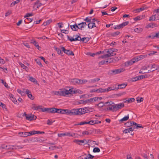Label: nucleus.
<instances>
[{"instance_id": "8", "label": "nucleus", "mask_w": 159, "mask_h": 159, "mask_svg": "<svg viewBox=\"0 0 159 159\" xmlns=\"http://www.w3.org/2000/svg\"><path fill=\"white\" fill-rule=\"evenodd\" d=\"M61 49L65 53L69 55H74V54L73 53V52L69 50L66 49L65 48L63 47H61Z\"/></svg>"}, {"instance_id": "24", "label": "nucleus", "mask_w": 159, "mask_h": 159, "mask_svg": "<svg viewBox=\"0 0 159 159\" xmlns=\"http://www.w3.org/2000/svg\"><path fill=\"white\" fill-rule=\"evenodd\" d=\"M20 136L22 137H27L29 135V133L28 132H22L19 133Z\"/></svg>"}, {"instance_id": "62", "label": "nucleus", "mask_w": 159, "mask_h": 159, "mask_svg": "<svg viewBox=\"0 0 159 159\" xmlns=\"http://www.w3.org/2000/svg\"><path fill=\"white\" fill-rule=\"evenodd\" d=\"M40 58L42 59V60L46 64H48V61H46L45 59L43 57H40Z\"/></svg>"}, {"instance_id": "34", "label": "nucleus", "mask_w": 159, "mask_h": 159, "mask_svg": "<svg viewBox=\"0 0 159 159\" xmlns=\"http://www.w3.org/2000/svg\"><path fill=\"white\" fill-rule=\"evenodd\" d=\"M55 49L57 52V53L59 55H61L63 53L61 52V49H59L57 47H55Z\"/></svg>"}, {"instance_id": "23", "label": "nucleus", "mask_w": 159, "mask_h": 159, "mask_svg": "<svg viewBox=\"0 0 159 159\" xmlns=\"http://www.w3.org/2000/svg\"><path fill=\"white\" fill-rule=\"evenodd\" d=\"M135 100L134 98H126L125 102H127L128 103L134 102Z\"/></svg>"}, {"instance_id": "30", "label": "nucleus", "mask_w": 159, "mask_h": 159, "mask_svg": "<svg viewBox=\"0 0 159 159\" xmlns=\"http://www.w3.org/2000/svg\"><path fill=\"white\" fill-rule=\"evenodd\" d=\"M52 21V20L51 19L49 20H47L45 22H44L43 25L44 26H46L48 25H49Z\"/></svg>"}, {"instance_id": "17", "label": "nucleus", "mask_w": 159, "mask_h": 159, "mask_svg": "<svg viewBox=\"0 0 159 159\" xmlns=\"http://www.w3.org/2000/svg\"><path fill=\"white\" fill-rule=\"evenodd\" d=\"M78 24L77 25L76 24H75V25H70V27L72 30L74 31H77L79 28Z\"/></svg>"}, {"instance_id": "6", "label": "nucleus", "mask_w": 159, "mask_h": 159, "mask_svg": "<svg viewBox=\"0 0 159 159\" xmlns=\"http://www.w3.org/2000/svg\"><path fill=\"white\" fill-rule=\"evenodd\" d=\"M67 90L65 89L63 91L61 90L60 91L56 92L55 94L57 96H65L67 95Z\"/></svg>"}, {"instance_id": "33", "label": "nucleus", "mask_w": 159, "mask_h": 159, "mask_svg": "<svg viewBox=\"0 0 159 159\" xmlns=\"http://www.w3.org/2000/svg\"><path fill=\"white\" fill-rule=\"evenodd\" d=\"M55 108H49L48 113H55Z\"/></svg>"}, {"instance_id": "45", "label": "nucleus", "mask_w": 159, "mask_h": 159, "mask_svg": "<svg viewBox=\"0 0 159 159\" xmlns=\"http://www.w3.org/2000/svg\"><path fill=\"white\" fill-rule=\"evenodd\" d=\"M105 105L106 104H104L103 102H100L97 105V106H98L99 107H102L104 106H105Z\"/></svg>"}, {"instance_id": "37", "label": "nucleus", "mask_w": 159, "mask_h": 159, "mask_svg": "<svg viewBox=\"0 0 159 159\" xmlns=\"http://www.w3.org/2000/svg\"><path fill=\"white\" fill-rule=\"evenodd\" d=\"M108 61H105V60H103L102 61L100 62L99 63V65H102L105 64H106L108 62Z\"/></svg>"}, {"instance_id": "57", "label": "nucleus", "mask_w": 159, "mask_h": 159, "mask_svg": "<svg viewBox=\"0 0 159 159\" xmlns=\"http://www.w3.org/2000/svg\"><path fill=\"white\" fill-rule=\"evenodd\" d=\"M11 100H12V101L15 104H17V102L16 99L14 97H13V98L11 99Z\"/></svg>"}, {"instance_id": "20", "label": "nucleus", "mask_w": 159, "mask_h": 159, "mask_svg": "<svg viewBox=\"0 0 159 159\" xmlns=\"http://www.w3.org/2000/svg\"><path fill=\"white\" fill-rule=\"evenodd\" d=\"M87 143H89L91 145H93V146H92L93 147L94 146V144L98 145V143H97L95 141L91 140H88V141L85 143V144H87Z\"/></svg>"}, {"instance_id": "22", "label": "nucleus", "mask_w": 159, "mask_h": 159, "mask_svg": "<svg viewBox=\"0 0 159 159\" xmlns=\"http://www.w3.org/2000/svg\"><path fill=\"white\" fill-rule=\"evenodd\" d=\"M127 85V84L126 83L119 84L118 85V88L117 89H123L125 88Z\"/></svg>"}, {"instance_id": "15", "label": "nucleus", "mask_w": 159, "mask_h": 159, "mask_svg": "<svg viewBox=\"0 0 159 159\" xmlns=\"http://www.w3.org/2000/svg\"><path fill=\"white\" fill-rule=\"evenodd\" d=\"M135 62V61H133L132 60H130L129 61H127L125 62L124 63V65L125 66L128 67L129 66L132 65Z\"/></svg>"}, {"instance_id": "16", "label": "nucleus", "mask_w": 159, "mask_h": 159, "mask_svg": "<svg viewBox=\"0 0 159 159\" xmlns=\"http://www.w3.org/2000/svg\"><path fill=\"white\" fill-rule=\"evenodd\" d=\"M116 111L119 109H121L124 107V104L123 103H120L118 104H115Z\"/></svg>"}, {"instance_id": "43", "label": "nucleus", "mask_w": 159, "mask_h": 159, "mask_svg": "<svg viewBox=\"0 0 159 159\" xmlns=\"http://www.w3.org/2000/svg\"><path fill=\"white\" fill-rule=\"evenodd\" d=\"M35 61L36 62V63L38 64L40 67H42L43 65L40 62L39 60V59H35Z\"/></svg>"}, {"instance_id": "53", "label": "nucleus", "mask_w": 159, "mask_h": 159, "mask_svg": "<svg viewBox=\"0 0 159 159\" xmlns=\"http://www.w3.org/2000/svg\"><path fill=\"white\" fill-rule=\"evenodd\" d=\"M155 37L159 38V31L156 33L155 35L152 36V39H154Z\"/></svg>"}, {"instance_id": "13", "label": "nucleus", "mask_w": 159, "mask_h": 159, "mask_svg": "<svg viewBox=\"0 0 159 159\" xmlns=\"http://www.w3.org/2000/svg\"><path fill=\"white\" fill-rule=\"evenodd\" d=\"M71 82L73 83V84L76 85L77 84H80V80L76 78L73 79H71Z\"/></svg>"}, {"instance_id": "47", "label": "nucleus", "mask_w": 159, "mask_h": 159, "mask_svg": "<svg viewBox=\"0 0 159 159\" xmlns=\"http://www.w3.org/2000/svg\"><path fill=\"white\" fill-rule=\"evenodd\" d=\"M139 75L133 78L132 79V80L133 81H136L137 80H139L140 79H139Z\"/></svg>"}, {"instance_id": "21", "label": "nucleus", "mask_w": 159, "mask_h": 159, "mask_svg": "<svg viewBox=\"0 0 159 159\" xmlns=\"http://www.w3.org/2000/svg\"><path fill=\"white\" fill-rule=\"evenodd\" d=\"M42 106H39L37 107L35 106V104H34L32 105V108L34 110H37L39 109H41L42 108Z\"/></svg>"}, {"instance_id": "25", "label": "nucleus", "mask_w": 159, "mask_h": 159, "mask_svg": "<svg viewBox=\"0 0 159 159\" xmlns=\"http://www.w3.org/2000/svg\"><path fill=\"white\" fill-rule=\"evenodd\" d=\"M150 76V75H139V79L141 80L143 78H148Z\"/></svg>"}, {"instance_id": "40", "label": "nucleus", "mask_w": 159, "mask_h": 159, "mask_svg": "<svg viewBox=\"0 0 159 159\" xmlns=\"http://www.w3.org/2000/svg\"><path fill=\"white\" fill-rule=\"evenodd\" d=\"M78 25L79 26L81 25V26H82V27L84 28L86 26L87 24L86 22H82L81 23L78 24Z\"/></svg>"}, {"instance_id": "35", "label": "nucleus", "mask_w": 159, "mask_h": 159, "mask_svg": "<svg viewBox=\"0 0 159 159\" xmlns=\"http://www.w3.org/2000/svg\"><path fill=\"white\" fill-rule=\"evenodd\" d=\"M33 20V19L32 18H27L25 20V23H29L31 22H32Z\"/></svg>"}, {"instance_id": "5", "label": "nucleus", "mask_w": 159, "mask_h": 159, "mask_svg": "<svg viewBox=\"0 0 159 159\" xmlns=\"http://www.w3.org/2000/svg\"><path fill=\"white\" fill-rule=\"evenodd\" d=\"M125 70V69L124 68H121L118 69L111 70L110 71L111 72V74L112 75H115L116 74H120L122 72H123Z\"/></svg>"}, {"instance_id": "49", "label": "nucleus", "mask_w": 159, "mask_h": 159, "mask_svg": "<svg viewBox=\"0 0 159 159\" xmlns=\"http://www.w3.org/2000/svg\"><path fill=\"white\" fill-rule=\"evenodd\" d=\"M1 104V105L0 106L4 110L7 111V109L6 105L3 103Z\"/></svg>"}, {"instance_id": "38", "label": "nucleus", "mask_w": 159, "mask_h": 159, "mask_svg": "<svg viewBox=\"0 0 159 159\" xmlns=\"http://www.w3.org/2000/svg\"><path fill=\"white\" fill-rule=\"evenodd\" d=\"M20 0H16V1L12 2L10 5L11 7H12L14 6L16 4H17L20 2Z\"/></svg>"}, {"instance_id": "31", "label": "nucleus", "mask_w": 159, "mask_h": 159, "mask_svg": "<svg viewBox=\"0 0 159 159\" xmlns=\"http://www.w3.org/2000/svg\"><path fill=\"white\" fill-rule=\"evenodd\" d=\"M100 79L98 78H96L93 79H91L89 81V83H95L97 81L100 80Z\"/></svg>"}, {"instance_id": "59", "label": "nucleus", "mask_w": 159, "mask_h": 159, "mask_svg": "<svg viewBox=\"0 0 159 159\" xmlns=\"http://www.w3.org/2000/svg\"><path fill=\"white\" fill-rule=\"evenodd\" d=\"M87 22L91 23L92 21L91 19H89L88 17H87L84 20Z\"/></svg>"}, {"instance_id": "56", "label": "nucleus", "mask_w": 159, "mask_h": 159, "mask_svg": "<svg viewBox=\"0 0 159 159\" xmlns=\"http://www.w3.org/2000/svg\"><path fill=\"white\" fill-rule=\"evenodd\" d=\"M79 104H85L86 103V102H85V100H83L79 101Z\"/></svg>"}, {"instance_id": "42", "label": "nucleus", "mask_w": 159, "mask_h": 159, "mask_svg": "<svg viewBox=\"0 0 159 159\" xmlns=\"http://www.w3.org/2000/svg\"><path fill=\"white\" fill-rule=\"evenodd\" d=\"M29 80L31 81L34 83H35V82H37L35 78H34L32 77H30Z\"/></svg>"}, {"instance_id": "39", "label": "nucleus", "mask_w": 159, "mask_h": 159, "mask_svg": "<svg viewBox=\"0 0 159 159\" xmlns=\"http://www.w3.org/2000/svg\"><path fill=\"white\" fill-rule=\"evenodd\" d=\"M93 151L94 152H100V150L98 148L95 147L93 148Z\"/></svg>"}, {"instance_id": "54", "label": "nucleus", "mask_w": 159, "mask_h": 159, "mask_svg": "<svg viewBox=\"0 0 159 159\" xmlns=\"http://www.w3.org/2000/svg\"><path fill=\"white\" fill-rule=\"evenodd\" d=\"M49 108H41V111L43 112L47 111L48 113Z\"/></svg>"}, {"instance_id": "11", "label": "nucleus", "mask_w": 159, "mask_h": 159, "mask_svg": "<svg viewBox=\"0 0 159 159\" xmlns=\"http://www.w3.org/2000/svg\"><path fill=\"white\" fill-rule=\"evenodd\" d=\"M73 89H70L69 90H67V95H71L73 94L76 93H79L80 90H73Z\"/></svg>"}, {"instance_id": "2", "label": "nucleus", "mask_w": 159, "mask_h": 159, "mask_svg": "<svg viewBox=\"0 0 159 159\" xmlns=\"http://www.w3.org/2000/svg\"><path fill=\"white\" fill-rule=\"evenodd\" d=\"M105 104L107 106L106 110L107 111L109 110L111 111H116V107L115 104L111 102H107L105 103Z\"/></svg>"}, {"instance_id": "55", "label": "nucleus", "mask_w": 159, "mask_h": 159, "mask_svg": "<svg viewBox=\"0 0 159 159\" xmlns=\"http://www.w3.org/2000/svg\"><path fill=\"white\" fill-rule=\"evenodd\" d=\"M37 131L33 130L29 132V134L30 135H33L34 134H36Z\"/></svg>"}, {"instance_id": "26", "label": "nucleus", "mask_w": 159, "mask_h": 159, "mask_svg": "<svg viewBox=\"0 0 159 159\" xmlns=\"http://www.w3.org/2000/svg\"><path fill=\"white\" fill-rule=\"evenodd\" d=\"M157 26V24H155L154 23H150L149 24L147 25V28H149V27H152V28H153L154 27H155Z\"/></svg>"}, {"instance_id": "36", "label": "nucleus", "mask_w": 159, "mask_h": 159, "mask_svg": "<svg viewBox=\"0 0 159 159\" xmlns=\"http://www.w3.org/2000/svg\"><path fill=\"white\" fill-rule=\"evenodd\" d=\"M134 30L136 32L140 33L142 31L143 29L140 28H136L134 29Z\"/></svg>"}, {"instance_id": "14", "label": "nucleus", "mask_w": 159, "mask_h": 159, "mask_svg": "<svg viewBox=\"0 0 159 159\" xmlns=\"http://www.w3.org/2000/svg\"><path fill=\"white\" fill-rule=\"evenodd\" d=\"M25 93L27 95L29 98L32 100H33L34 98V96H32L31 94L30 91L28 89H26L25 91Z\"/></svg>"}, {"instance_id": "12", "label": "nucleus", "mask_w": 159, "mask_h": 159, "mask_svg": "<svg viewBox=\"0 0 159 159\" xmlns=\"http://www.w3.org/2000/svg\"><path fill=\"white\" fill-rule=\"evenodd\" d=\"M36 118L37 117L34 115H28V116H26V119L28 120L32 121L33 120H36Z\"/></svg>"}, {"instance_id": "32", "label": "nucleus", "mask_w": 159, "mask_h": 159, "mask_svg": "<svg viewBox=\"0 0 159 159\" xmlns=\"http://www.w3.org/2000/svg\"><path fill=\"white\" fill-rule=\"evenodd\" d=\"M129 119V115H128L127 116H125L123 118L121 119V120H120V121H126L128 120Z\"/></svg>"}, {"instance_id": "61", "label": "nucleus", "mask_w": 159, "mask_h": 159, "mask_svg": "<svg viewBox=\"0 0 159 159\" xmlns=\"http://www.w3.org/2000/svg\"><path fill=\"white\" fill-rule=\"evenodd\" d=\"M61 110V109H58L57 108H55V113H57L59 114H60Z\"/></svg>"}, {"instance_id": "28", "label": "nucleus", "mask_w": 159, "mask_h": 159, "mask_svg": "<svg viewBox=\"0 0 159 159\" xmlns=\"http://www.w3.org/2000/svg\"><path fill=\"white\" fill-rule=\"evenodd\" d=\"M91 23L92 24V26H89L90 24H89V25H88V27L89 28L92 29L93 27H96V25H95V24L94 23V21H92V22H91Z\"/></svg>"}, {"instance_id": "9", "label": "nucleus", "mask_w": 159, "mask_h": 159, "mask_svg": "<svg viewBox=\"0 0 159 159\" xmlns=\"http://www.w3.org/2000/svg\"><path fill=\"white\" fill-rule=\"evenodd\" d=\"M129 23V21H126L122 23V24L119 25H116L114 29H119L123 28L125 26L127 25Z\"/></svg>"}, {"instance_id": "48", "label": "nucleus", "mask_w": 159, "mask_h": 159, "mask_svg": "<svg viewBox=\"0 0 159 159\" xmlns=\"http://www.w3.org/2000/svg\"><path fill=\"white\" fill-rule=\"evenodd\" d=\"M1 83L4 85V86L7 88H8V84H7L6 83V82L4 81L3 80H1Z\"/></svg>"}, {"instance_id": "63", "label": "nucleus", "mask_w": 159, "mask_h": 159, "mask_svg": "<svg viewBox=\"0 0 159 159\" xmlns=\"http://www.w3.org/2000/svg\"><path fill=\"white\" fill-rule=\"evenodd\" d=\"M87 81H88L86 80H80V84H84L86 83Z\"/></svg>"}, {"instance_id": "41", "label": "nucleus", "mask_w": 159, "mask_h": 159, "mask_svg": "<svg viewBox=\"0 0 159 159\" xmlns=\"http://www.w3.org/2000/svg\"><path fill=\"white\" fill-rule=\"evenodd\" d=\"M156 15H153L151 16L149 20V21H151L152 20H155L156 19V17H155Z\"/></svg>"}, {"instance_id": "50", "label": "nucleus", "mask_w": 159, "mask_h": 159, "mask_svg": "<svg viewBox=\"0 0 159 159\" xmlns=\"http://www.w3.org/2000/svg\"><path fill=\"white\" fill-rule=\"evenodd\" d=\"M87 157L88 159H93L94 157V156L90 154H88Z\"/></svg>"}, {"instance_id": "58", "label": "nucleus", "mask_w": 159, "mask_h": 159, "mask_svg": "<svg viewBox=\"0 0 159 159\" xmlns=\"http://www.w3.org/2000/svg\"><path fill=\"white\" fill-rule=\"evenodd\" d=\"M33 14L32 13H27L26 15L24 16L25 17H28L29 16H33Z\"/></svg>"}, {"instance_id": "10", "label": "nucleus", "mask_w": 159, "mask_h": 159, "mask_svg": "<svg viewBox=\"0 0 159 159\" xmlns=\"http://www.w3.org/2000/svg\"><path fill=\"white\" fill-rule=\"evenodd\" d=\"M75 36L76 37L74 39L72 38H70L69 36L67 35V39L68 40L71 42L75 41H80V37L77 35H76Z\"/></svg>"}, {"instance_id": "18", "label": "nucleus", "mask_w": 159, "mask_h": 159, "mask_svg": "<svg viewBox=\"0 0 159 159\" xmlns=\"http://www.w3.org/2000/svg\"><path fill=\"white\" fill-rule=\"evenodd\" d=\"M98 98H95V97L93 98H91L90 99L85 100V102H86V103H87L93 102L97 101Z\"/></svg>"}, {"instance_id": "52", "label": "nucleus", "mask_w": 159, "mask_h": 159, "mask_svg": "<svg viewBox=\"0 0 159 159\" xmlns=\"http://www.w3.org/2000/svg\"><path fill=\"white\" fill-rule=\"evenodd\" d=\"M74 142L76 143L77 144L80 145H82V144H81V143H80V140H76L75 139L73 141Z\"/></svg>"}, {"instance_id": "7", "label": "nucleus", "mask_w": 159, "mask_h": 159, "mask_svg": "<svg viewBox=\"0 0 159 159\" xmlns=\"http://www.w3.org/2000/svg\"><path fill=\"white\" fill-rule=\"evenodd\" d=\"M128 123H130L129 126H133L134 125V129L137 128L138 129L139 128H143V127L142 125H139V124L136 123L134 121H129L125 124V125H126Z\"/></svg>"}, {"instance_id": "27", "label": "nucleus", "mask_w": 159, "mask_h": 159, "mask_svg": "<svg viewBox=\"0 0 159 159\" xmlns=\"http://www.w3.org/2000/svg\"><path fill=\"white\" fill-rule=\"evenodd\" d=\"M31 43L33 44L39 50V48L40 47L39 46L38 43L36 42L35 40L31 42Z\"/></svg>"}, {"instance_id": "46", "label": "nucleus", "mask_w": 159, "mask_h": 159, "mask_svg": "<svg viewBox=\"0 0 159 159\" xmlns=\"http://www.w3.org/2000/svg\"><path fill=\"white\" fill-rule=\"evenodd\" d=\"M120 32L119 31H116V32H114L112 33L111 34V35L112 36H115L116 35H118L120 34Z\"/></svg>"}, {"instance_id": "4", "label": "nucleus", "mask_w": 159, "mask_h": 159, "mask_svg": "<svg viewBox=\"0 0 159 159\" xmlns=\"http://www.w3.org/2000/svg\"><path fill=\"white\" fill-rule=\"evenodd\" d=\"M75 109L71 110L61 109L60 114H66L70 116H72L75 115Z\"/></svg>"}, {"instance_id": "51", "label": "nucleus", "mask_w": 159, "mask_h": 159, "mask_svg": "<svg viewBox=\"0 0 159 159\" xmlns=\"http://www.w3.org/2000/svg\"><path fill=\"white\" fill-rule=\"evenodd\" d=\"M54 121H52L50 120H48L47 121V124L48 125H50L52 124Z\"/></svg>"}, {"instance_id": "64", "label": "nucleus", "mask_w": 159, "mask_h": 159, "mask_svg": "<svg viewBox=\"0 0 159 159\" xmlns=\"http://www.w3.org/2000/svg\"><path fill=\"white\" fill-rule=\"evenodd\" d=\"M61 31L62 33H65L66 34H67L68 33V31L66 30H61Z\"/></svg>"}, {"instance_id": "19", "label": "nucleus", "mask_w": 159, "mask_h": 159, "mask_svg": "<svg viewBox=\"0 0 159 159\" xmlns=\"http://www.w3.org/2000/svg\"><path fill=\"white\" fill-rule=\"evenodd\" d=\"M42 5V3L39 2V1L37 0L34 3L33 7L34 8H35L36 7V8H38Z\"/></svg>"}, {"instance_id": "29", "label": "nucleus", "mask_w": 159, "mask_h": 159, "mask_svg": "<svg viewBox=\"0 0 159 159\" xmlns=\"http://www.w3.org/2000/svg\"><path fill=\"white\" fill-rule=\"evenodd\" d=\"M155 70V69H153L152 70H148L146 72H145L143 71V70H142V69H141L139 71V73L140 74H144L146 73H149L151 71H153Z\"/></svg>"}, {"instance_id": "60", "label": "nucleus", "mask_w": 159, "mask_h": 159, "mask_svg": "<svg viewBox=\"0 0 159 159\" xmlns=\"http://www.w3.org/2000/svg\"><path fill=\"white\" fill-rule=\"evenodd\" d=\"M142 19V18L141 16H138L134 18V20L135 21H137L138 20H140Z\"/></svg>"}, {"instance_id": "3", "label": "nucleus", "mask_w": 159, "mask_h": 159, "mask_svg": "<svg viewBox=\"0 0 159 159\" xmlns=\"http://www.w3.org/2000/svg\"><path fill=\"white\" fill-rule=\"evenodd\" d=\"M115 52V51H114V49H108L107 51V52L108 53L101 56L100 57V58H104L114 56L116 54V53L114 52Z\"/></svg>"}, {"instance_id": "44", "label": "nucleus", "mask_w": 159, "mask_h": 159, "mask_svg": "<svg viewBox=\"0 0 159 159\" xmlns=\"http://www.w3.org/2000/svg\"><path fill=\"white\" fill-rule=\"evenodd\" d=\"M14 148L16 149H19L23 148V146H14Z\"/></svg>"}, {"instance_id": "1", "label": "nucleus", "mask_w": 159, "mask_h": 159, "mask_svg": "<svg viewBox=\"0 0 159 159\" xmlns=\"http://www.w3.org/2000/svg\"><path fill=\"white\" fill-rule=\"evenodd\" d=\"M75 115H81L92 111V108L85 107L84 108H80L75 109Z\"/></svg>"}]
</instances>
